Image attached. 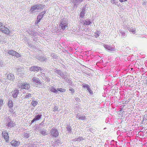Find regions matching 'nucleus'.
<instances>
[{"label":"nucleus","mask_w":147,"mask_h":147,"mask_svg":"<svg viewBox=\"0 0 147 147\" xmlns=\"http://www.w3.org/2000/svg\"><path fill=\"white\" fill-rule=\"evenodd\" d=\"M44 6V5L42 4L34 5L31 7L30 10L33 13L36 12H38L39 10L43 9Z\"/></svg>","instance_id":"nucleus-1"},{"label":"nucleus","mask_w":147,"mask_h":147,"mask_svg":"<svg viewBox=\"0 0 147 147\" xmlns=\"http://www.w3.org/2000/svg\"><path fill=\"white\" fill-rule=\"evenodd\" d=\"M18 86L19 88L28 89L30 87V85L27 83H19L18 84Z\"/></svg>","instance_id":"nucleus-2"},{"label":"nucleus","mask_w":147,"mask_h":147,"mask_svg":"<svg viewBox=\"0 0 147 147\" xmlns=\"http://www.w3.org/2000/svg\"><path fill=\"white\" fill-rule=\"evenodd\" d=\"M50 133L52 136L56 137L59 135L58 131L57 129L53 127L51 130Z\"/></svg>","instance_id":"nucleus-3"},{"label":"nucleus","mask_w":147,"mask_h":147,"mask_svg":"<svg viewBox=\"0 0 147 147\" xmlns=\"http://www.w3.org/2000/svg\"><path fill=\"white\" fill-rule=\"evenodd\" d=\"M103 46L105 48L109 51H113L115 50V46L113 45L110 46L107 45H104Z\"/></svg>","instance_id":"nucleus-4"},{"label":"nucleus","mask_w":147,"mask_h":147,"mask_svg":"<svg viewBox=\"0 0 147 147\" xmlns=\"http://www.w3.org/2000/svg\"><path fill=\"white\" fill-rule=\"evenodd\" d=\"M46 11H44L39 14L37 16V20L35 22V23L36 24L40 22V20L42 18L44 15Z\"/></svg>","instance_id":"nucleus-5"},{"label":"nucleus","mask_w":147,"mask_h":147,"mask_svg":"<svg viewBox=\"0 0 147 147\" xmlns=\"http://www.w3.org/2000/svg\"><path fill=\"white\" fill-rule=\"evenodd\" d=\"M8 53L9 54L16 56L17 57H20V55L19 54L13 50H9Z\"/></svg>","instance_id":"nucleus-6"},{"label":"nucleus","mask_w":147,"mask_h":147,"mask_svg":"<svg viewBox=\"0 0 147 147\" xmlns=\"http://www.w3.org/2000/svg\"><path fill=\"white\" fill-rule=\"evenodd\" d=\"M30 70L31 71H38L39 70L42 71L43 70V69L42 68H41L40 67L35 66L31 67L30 69Z\"/></svg>","instance_id":"nucleus-7"},{"label":"nucleus","mask_w":147,"mask_h":147,"mask_svg":"<svg viewBox=\"0 0 147 147\" xmlns=\"http://www.w3.org/2000/svg\"><path fill=\"white\" fill-rule=\"evenodd\" d=\"M2 136L4 137L6 141L7 142L8 141L9 137L7 132L5 131L3 132Z\"/></svg>","instance_id":"nucleus-8"},{"label":"nucleus","mask_w":147,"mask_h":147,"mask_svg":"<svg viewBox=\"0 0 147 147\" xmlns=\"http://www.w3.org/2000/svg\"><path fill=\"white\" fill-rule=\"evenodd\" d=\"M71 2L74 3V7L76 5H78L79 3L82 2L83 0H71Z\"/></svg>","instance_id":"nucleus-9"},{"label":"nucleus","mask_w":147,"mask_h":147,"mask_svg":"<svg viewBox=\"0 0 147 147\" xmlns=\"http://www.w3.org/2000/svg\"><path fill=\"white\" fill-rule=\"evenodd\" d=\"M80 22L82 23L83 25H89L91 24V22H90L89 20L86 19V20H84L83 21L80 20Z\"/></svg>","instance_id":"nucleus-10"},{"label":"nucleus","mask_w":147,"mask_h":147,"mask_svg":"<svg viewBox=\"0 0 147 147\" xmlns=\"http://www.w3.org/2000/svg\"><path fill=\"white\" fill-rule=\"evenodd\" d=\"M11 144L12 146L16 147L18 145L20 144V142L19 141H17L15 140H12L11 142Z\"/></svg>","instance_id":"nucleus-11"},{"label":"nucleus","mask_w":147,"mask_h":147,"mask_svg":"<svg viewBox=\"0 0 147 147\" xmlns=\"http://www.w3.org/2000/svg\"><path fill=\"white\" fill-rule=\"evenodd\" d=\"M1 31L7 34H9L10 33V31L8 28L5 27Z\"/></svg>","instance_id":"nucleus-12"},{"label":"nucleus","mask_w":147,"mask_h":147,"mask_svg":"<svg viewBox=\"0 0 147 147\" xmlns=\"http://www.w3.org/2000/svg\"><path fill=\"white\" fill-rule=\"evenodd\" d=\"M19 93V91L18 90H14L13 92L12 95L13 96L14 98H16L17 97L18 94Z\"/></svg>","instance_id":"nucleus-13"},{"label":"nucleus","mask_w":147,"mask_h":147,"mask_svg":"<svg viewBox=\"0 0 147 147\" xmlns=\"http://www.w3.org/2000/svg\"><path fill=\"white\" fill-rule=\"evenodd\" d=\"M127 29L130 32H131L133 34H135L136 33V30L135 28L127 27Z\"/></svg>","instance_id":"nucleus-14"},{"label":"nucleus","mask_w":147,"mask_h":147,"mask_svg":"<svg viewBox=\"0 0 147 147\" xmlns=\"http://www.w3.org/2000/svg\"><path fill=\"white\" fill-rule=\"evenodd\" d=\"M7 79L10 80H13L14 79V75L12 74H9L7 75Z\"/></svg>","instance_id":"nucleus-15"},{"label":"nucleus","mask_w":147,"mask_h":147,"mask_svg":"<svg viewBox=\"0 0 147 147\" xmlns=\"http://www.w3.org/2000/svg\"><path fill=\"white\" fill-rule=\"evenodd\" d=\"M37 59L41 61H46L47 59L45 57L43 56H39L37 57Z\"/></svg>","instance_id":"nucleus-16"},{"label":"nucleus","mask_w":147,"mask_h":147,"mask_svg":"<svg viewBox=\"0 0 147 147\" xmlns=\"http://www.w3.org/2000/svg\"><path fill=\"white\" fill-rule=\"evenodd\" d=\"M76 117L78 118L79 119L82 120H85L86 118V116L85 115L81 116L78 114L77 115Z\"/></svg>","instance_id":"nucleus-17"},{"label":"nucleus","mask_w":147,"mask_h":147,"mask_svg":"<svg viewBox=\"0 0 147 147\" xmlns=\"http://www.w3.org/2000/svg\"><path fill=\"white\" fill-rule=\"evenodd\" d=\"M32 80L33 82H34L38 84L40 83V81L38 78H36V77H33L32 78Z\"/></svg>","instance_id":"nucleus-18"},{"label":"nucleus","mask_w":147,"mask_h":147,"mask_svg":"<svg viewBox=\"0 0 147 147\" xmlns=\"http://www.w3.org/2000/svg\"><path fill=\"white\" fill-rule=\"evenodd\" d=\"M119 31L120 34H119L121 35V36L123 37H125L126 36V34L124 31H122L121 30H119Z\"/></svg>","instance_id":"nucleus-19"},{"label":"nucleus","mask_w":147,"mask_h":147,"mask_svg":"<svg viewBox=\"0 0 147 147\" xmlns=\"http://www.w3.org/2000/svg\"><path fill=\"white\" fill-rule=\"evenodd\" d=\"M55 72L57 74L59 75L62 77V78L65 75L64 73H62L61 71L60 70H56Z\"/></svg>","instance_id":"nucleus-20"},{"label":"nucleus","mask_w":147,"mask_h":147,"mask_svg":"<svg viewBox=\"0 0 147 147\" xmlns=\"http://www.w3.org/2000/svg\"><path fill=\"white\" fill-rule=\"evenodd\" d=\"M49 90L50 91L52 92H53L55 93H57L58 92V91L53 87H52L50 88Z\"/></svg>","instance_id":"nucleus-21"},{"label":"nucleus","mask_w":147,"mask_h":147,"mask_svg":"<svg viewBox=\"0 0 147 147\" xmlns=\"http://www.w3.org/2000/svg\"><path fill=\"white\" fill-rule=\"evenodd\" d=\"M40 133L43 136H45L47 134V130L45 129H42V130L40 131Z\"/></svg>","instance_id":"nucleus-22"},{"label":"nucleus","mask_w":147,"mask_h":147,"mask_svg":"<svg viewBox=\"0 0 147 147\" xmlns=\"http://www.w3.org/2000/svg\"><path fill=\"white\" fill-rule=\"evenodd\" d=\"M7 126L10 127H13L14 126V123L13 122L10 121L7 124Z\"/></svg>","instance_id":"nucleus-23"},{"label":"nucleus","mask_w":147,"mask_h":147,"mask_svg":"<svg viewBox=\"0 0 147 147\" xmlns=\"http://www.w3.org/2000/svg\"><path fill=\"white\" fill-rule=\"evenodd\" d=\"M61 29L63 30H66L68 28V26L67 24H65L64 25H63L61 26Z\"/></svg>","instance_id":"nucleus-24"},{"label":"nucleus","mask_w":147,"mask_h":147,"mask_svg":"<svg viewBox=\"0 0 147 147\" xmlns=\"http://www.w3.org/2000/svg\"><path fill=\"white\" fill-rule=\"evenodd\" d=\"M85 11L84 9H83L82 10V11L81 12L80 14V17L81 18H82L84 16V14L85 13Z\"/></svg>","instance_id":"nucleus-25"},{"label":"nucleus","mask_w":147,"mask_h":147,"mask_svg":"<svg viewBox=\"0 0 147 147\" xmlns=\"http://www.w3.org/2000/svg\"><path fill=\"white\" fill-rule=\"evenodd\" d=\"M84 140V139L82 137H80L75 139L74 140L76 141H77L80 142Z\"/></svg>","instance_id":"nucleus-26"},{"label":"nucleus","mask_w":147,"mask_h":147,"mask_svg":"<svg viewBox=\"0 0 147 147\" xmlns=\"http://www.w3.org/2000/svg\"><path fill=\"white\" fill-rule=\"evenodd\" d=\"M41 116V115L38 114L34 118L36 121L40 119Z\"/></svg>","instance_id":"nucleus-27"},{"label":"nucleus","mask_w":147,"mask_h":147,"mask_svg":"<svg viewBox=\"0 0 147 147\" xmlns=\"http://www.w3.org/2000/svg\"><path fill=\"white\" fill-rule=\"evenodd\" d=\"M62 78L65 79L66 81L67 82H69L70 80V79L69 78H67V76H66L65 75L64 76H63Z\"/></svg>","instance_id":"nucleus-28"},{"label":"nucleus","mask_w":147,"mask_h":147,"mask_svg":"<svg viewBox=\"0 0 147 147\" xmlns=\"http://www.w3.org/2000/svg\"><path fill=\"white\" fill-rule=\"evenodd\" d=\"M8 106L9 107H13V102L12 100H9L8 102Z\"/></svg>","instance_id":"nucleus-29"},{"label":"nucleus","mask_w":147,"mask_h":147,"mask_svg":"<svg viewBox=\"0 0 147 147\" xmlns=\"http://www.w3.org/2000/svg\"><path fill=\"white\" fill-rule=\"evenodd\" d=\"M37 104V102L36 101L33 100L31 102V104L34 107Z\"/></svg>","instance_id":"nucleus-30"},{"label":"nucleus","mask_w":147,"mask_h":147,"mask_svg":"<svg viewBox=\"0 0 147 147\" xmlns=\"http://www.w3.org/2000/svg\"><path fill=\"white\" fill-rule=\"evenodd\" d=\"M67 24L66 22V21L65 20V19H64V20H62V21L60 24V26H61L62 25H64L65 24Z\"/></svg>","instance_id":"nucleus-31"},{"label":"nucleus","mask_w":147,"mask_h":147,"mask_svg":"<svg viewBox=\"0 0 147 147\" xmlns=\"http://www.w3.org/2000/svg\"><path fill=\"white\" fill-rule=\"evenodd\" d=\"M41 76L43 79H45L46 78V76L45 74L44 73H41Z\"/></svg>","instance_id":"nucleus-32"},{"label":"nucleus","mask_w":147,"mask_h":147,"mask_svg":"<svg viewBox=\"0 0 147 147\" xmlns=\"http://www.w3.org/2000/svg\"><path fill=\"white\" fill-rule=\"evenodd\" d=\"M57 91H59L61 92H64L66 90L65 89L58 88H57Z\"/></svg>","instance_id":"nucleus-33"},{"label":"nucleus","mask_w":147,"mask_h":147,"mask_svg":"<svg viewBox=\"0 0 147 147\" xmlns=\"http://www.w3.org/2000/svg\"><path fill=\"white\" fill-rule=\"evenodd\" d=\"M4 25L2 23L0 22V30H2L4 28Z\"/></svg>","instance_id":"nucleus-34"},{"label":"nucleus","mask_w":147,"mask_h":147,"mask_svg":"<svg viewBox=\"0 0 147 147\" xmlns=\"http://www.w3.org/2000/svg\"><path fill=\"white\" fill-rule=\"evenodd\" d=\"M30 134L28 133H25L24 135V137L26 138H28Z\"/></svg>","instance_id":"nucleus-35"},{"label":"nucleus","mask_w":147,"mask_h":147,"mask_svg":"<svg viewBox=\"0 0 147 147\" xmlns=\"http://www.w3.org/2000/svg\"><path fill=\"white\" fill-rule=\"evenodd\" d=\"M51 56H52V57H53L54 58H55V59H56L57 58V56L55 54V53H53L51 55Z\"/></svg>","instance_id":"nucleus-36"},{"label":"nucleus","mask_w":147,"mask_h":147,"mask_svg":"<svg viewBox=\"0 0 147 147\" xmlns=\"http://www.w3.org/2000/svg\"><path fill=\"white\" fill-rule=\"evenodd\" d=\"M69 90L71 91V93H74V89L71 88H70L69 89Z\"/></svg>","instance_id":"nucleus-37"},{"label":"nucleus","mask_w":147,"mask_h":147,"mask_svg":"<svg viewBox=\"0 0 147 147\" xmlns=\"http://www.w3.org/2000/svg\"><path fill=\"white\" fill-rule=\"evenodd\" d=\"M67 130L69 132H70L71 131V127H70L68 125L66 127Z\"/></svg>","instance_id":"nucleus-38"},{"label":"nucleus","mask_w":147,"mask_h":147,"mask_svg":"<svg viewBox=\"0 0 147 147\" xmlns=\"http://www.w3.org/2000/svg\"><path fill=\"white\" fill-rule=\"evenodd\" d=\"M87 89L88 91H89V92L91 94L93 93L92 92L90 89V86Z\"/></svg>","instance_id":"nucleus-39"},{"label":"nucleus","mask_w":147,"mask_h":147,"mask_svg":"<svg viewBox=\"0 0 147 147\" xmlns=\"http://www.w3.org/2000/svg\"><path fill=\"white\" fill-rule=\"evenodd\" d=\"M58 109V108L56 106L54 108V109L53 110V111H54L55 112L56 111H57Z\"/></svg>","instance_id":"nucleus-40"},{"label":"nucleus","mask_w":147,"mask_h":147,"mask_svg":"<svg viewBox=\"0 0 147 147\" xmlns=\"http://www.w3.org/2000/svg\"><path fill=\"white\" fill-rule=\"evenodd\" d=\"M34 127H35V128L34 129V130H39V131L40 130V129L39 128V127H38L37 126H35Z\"/></svg>","instance_id":"nucleus-41"},{"label":"nucleus","mask_w":147,"mask_h":147,"mask_svg":"<svg viewBox=\"0 0 147 147\" xmlns=\"http://www.w3.org/2000/svg\"><path fill=\"white\" fill-rule=\"evenodd\" d=\"M55 142V143H56V144H58V143H59V142H57V140H55V142H53V143H52V145L53 146H54L55 145V144H54Z\"/></svg>","instance_id":"nucleus-42"},{"label":"nucleus","mask_w":147,"mask_h":147,"mask_svg":"<svg viewBox=\"0 0 147 147\" xmlns=\"http://www.w3.org/2000/svg\"><path fill=\"white\" fill-rule=\"evenodd\" d=\"M31 96V94H26V96L25 97V98H27V97H29Z\"/></svg>","instance_id":"nucleus-43"},{"label":"nucleus","mask_w":147,"mask_h":147,"mask_svg":"<svg viewBox=\"0 0 147 147\" xmlns=\"http://www.w3.org/2000/svg\"><path fill=\"white\" fill-rule=\"evenodd\" d=\"M9 112L11 114H13V115L15 113L13 112V111L12 109H10L9 110Z\"/></svg>","instance_id":"nucleus-44"},{"label":"nucleus","mask_w":147,"mask_h":147,"mask_svg":"<svg viewBox=\"0 0 147 147\" xmlns=\"http://www.w3.org/2000/svg\"><path fill=\"white\" fill-rule=\"evenodd\" d=\"M89 87V86L88 85H84L83 86V87L84 88H87Z\"/></svg>","instance_id":"nucleus-45"},{"label":"nucleus","mask_w":147,"mask_h":147,"mask_svg":"<svg viewBox=\"0 0 147 147\" xmlns=\"http://www.w3.org/2000/svg\"><path fill=\"white\" fill-rule=\"evenodd\" d=\"M3 101L2 100H0V106L2 105L3 104Z\"/></svg>","instance_id":"nucleus-46"},{"label":"nucleus","mask_w":147,"mask_h":147,"mask_svg":"<svg viewBox=\"0 0 147 147\" xmlns=\"http://www.w3.org/2000/svg\"><path fill=\"white\" fill-rule=\"evenodd\" d=\"M100 32H99L97 34H96L95 37L96 38L98 37L99 36V34H100Z\"/></svg>","instance_id":"nucleus-47"},{"label":"nucleus","mask_w":147,"mask_h":147,"mask_svg":"<svg viewBox=\"0 0 147 147\" xmlns=\"http://www.w3.org/2000/svg\"><path fill=\"white\" fill-rule=\"evenodd\" d=\"M146 1H143V2H142V4L143 5H146Z\"/></svg>","instance_id":"nucleus-48"},{"label":"nucleus","mask_w":147,"mask_h":147,"mask_svg":"<svg viewBox=\"0 0 147 147\" xmlns=\"http://www.w3.org/2000/svg\"><path fill=\"white\" fill-rule=\"evenodd\" d=\"M15 69H16L17 71L18 72H20L21 70V69H20V68H15Z\"/></svg>","instance_id":"nucleus-49"},{"label":"nucleus","mask_w":147,"mask_h":147,"mask_svg":"<svg viewBox=\"0 0 147 147\" xmlns=\"http://www.w3.org/2000/svg\"><path fill=\"white\" fill-rule=\"evenodd\" d=\"M46 79H47V82H49L50 80V79L49 78H45Z\"/></svg>","instance_id":"nucleus-50"},{"label":"nucleus","mask_w":147,"mask_h":147,"mask_svg":"<svg viewBox=\"0 0 147 147\" xmlns=\"http://www.w3.org/2000/svg\"><path fill=\"white\" fill-rule=\"evenodd\" d=\"M0 65H1V66H2V65H3V63L2 62L0 63Z\"/></svg>","instance_id":"nucleus-51"},{"label":"nucleus","mask_w":147,"mask_h":147,"mask_svg":"<svg viewBox=\"0 0 147 147\" xmlns=\"http://www.w3.org/2000/svg\"><path fill=\"white\" fill-rule=\"evenodd\" d=\"M36 120L34 118V119H33L32 121V123H33L34 121H36Z\"/></svg>","instance_id":"nucleus-52"},{"label":"nucleus","mask_w":147,"mask_h":147,"mask_svg":"<svg viewBox=\"0 0 147 147\" xmlns=\"http://www.w3.org/2000/svg\"><path fill=\"white\" fill-rule=\"evenodd\" d=\"M79 99H80L78 98H77L75 99V100L77 101H78Z\"/></svg>","instance_id":"nucleus-53"},{"label":"nucleus","mask_w":147,"mask_h":147,"mask_svg":"<svg viewBox=\"0 0 147 147\" xmlns=\"http://www.w3.org/2000/svg\"><path fill=\"white\" fill-rule=\"evenodd\" d=\"M120 2H123V0H119Z\"/></svg>","instance_id":"nucleus-54"},{"label":"nucleus","mask_w":147,"mask_h":147,"mask_svg":"<svg viewBox=\"0 0 147 147\" xmlns=\"http://www.w3.org/2000/svg\"><path fill=\"white\" fill-rule=\"evenodd\" d=\"M1 82H6V81H5H5H2V80H1Z\"/></svg>","instance_id":"nucleus-55"},{"label":"nucleus","mask_w":147,"mask_h":147,"mask_svg":"<svg viewBox=\"0 0 147 147\" xmlns=\"http://www.w3.org/2000/svg\"><path fill=\"white\" fill-rule=\"evenodd\" d=\"M31 34H32V35H34V34H33V33H32Z\"/></svg>","instance_id":"nucleus-56"},{"label":"nucleus","mask_w":147,"mask_h":147,"mask_svg":"<svg viewBox=\"0 0 147 147\" xmlns=\"http://www.w3.org/2000/svg\"><path fill=\"white\" fill-rule=\"evenodd\" d=\"M127 0H123V1H126Z\"/></svg>","instance_id":"nucleus-57"},{"label":"nucleus","mask_w":147,"mask_h":147,"mask_svg":"<svg viewBox=\"0 0 147 147\" xmlns=\"http://www.w3.org/2000/svg\"><path fill=\"white\" fill-rule=\"evenodd\" d=\"M112 3H115V2H112Z\"/></svg>","instance_id":"nucleus-58"},{"label":"nucleus","mask_w":147,"mask_h":147,"mask_svg":"<svg viewBox=\"0 0 147 147\" xmlns=\"http://www.w3.org/2000/svg\"><path fill=\"white\" fill-rule=\"evenodd\" d=\"M91 147V146H90V147Z\"/></svg>","instance_id":"nucleus-59"}]
</instances>
